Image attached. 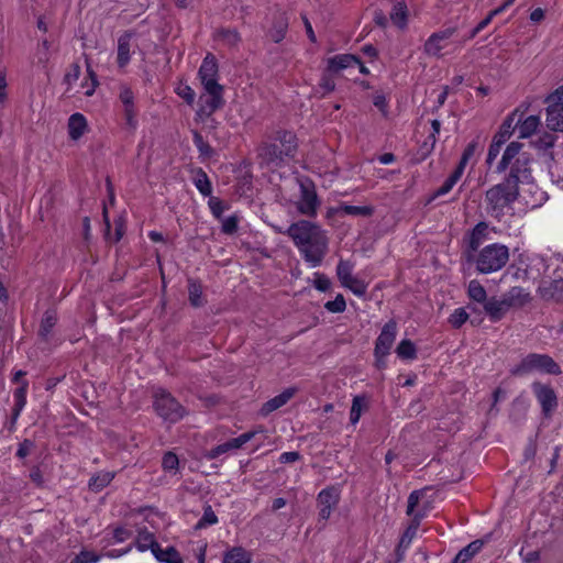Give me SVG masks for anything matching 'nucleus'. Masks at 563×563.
Wrapping results in <instances>:
<instances>
[{"instance_id":"338daca9","label":"nucleus","mask_w":563,"mask_h":563,"mask_svg":"<svg viewBox=\"0 0 563 563\" xmlns=\"http://www.w3.org/2000/svg\"><path fill=\"white\" fill-rule=\"evenodd\" d=\"M131 537V533L129 530L124 528H117L113 533V538L115 542H124Z\"/></svg>"},{"instance_id":"aec40b11","label":"nucleus","mask_w":563,"mask_h":563,"mask_svg":"<svg viewBox=\"0 0 563 563\" xmlns=\"http://www.w3.org/2000/svg\"><path fill=\"white\" fill-rule=\"evenodd\" d=\"M296 393H297V388L289 387V388L285 389L284 391H282L279 395L273 397L272 399H269L268 401H266L263 405V407L261 409L262 415L266 416V415H269L271 412L279 409L284 405H286L295 396Z\"/></svg>"},{"instance_id":"49530a36","label":"nucleus","mask_w":563,"mask_h":563,"mask_svg":"<svg viewBox=\"0 0 563 563\" xmlns=\"http://www.w3.org/2000/svg\"><path fill=\"white\" fill-rule=\"evenodd\" d=\"M56 323V316L54 312L47 311L41 322L40 333L42 336H47Z\"/></svg>"},{"instance_id":"6ab92c4d","label":"nucleus","mask_w":563,"mask_h":563,"mask_svg":"<svg viewBox=\"0 0 563 563\" xmlns=\"http://www.w3.org/2000/svg\"><path fill=\"white\" fill-rule=\"evenodd\" d=\"M533 393L544 412H549L556 407V396L552 388L541 384H534Z\"/></svg>"},{"instance_id":"603ef678","label":"nucleus","mask_w":563,"mask_h":563,"mask_svg":"<svg viewBox=\"0 0 563 563\" xmlns=\"http://www.w3.org/2000/svg\"><path fill=\"white\" fill-rule=\"evenodd\" d=\"M219 37L229 46H234L240 41L239 34L234 30H222L219 32Z\"/></svg>"},{"instance_id":"58836bf2","label":"nucleus","mask_w":563,"mask_h":563,"mask_svg":"<svg viewBox=\"0 0 563 563\" xmlns=\"http://www.w3.org/2000/svg\"><path fill=\"white\" fill-rule=\"evenodd\" d=\"M194 183L199 192L203 196H209L212 191L210 180L205 172L199 169L194 178Z\"/></svg>"},{"instance_id":"c756f323","label":"nucleus","mask_w":563,"mask_h":563,"mask_svg":"<svg viewBox=\"0 0 563 563\" xmlns=\"http://www.w3.org/2000/svg\"><path fill=\"white\" fill-rule=\"evenodd\" d=\"M483 541L475 540L463 548L454 558L452 563H467L483 548Z\"/></svg>"},{"instance_id":"6e6d98bb","label":"nucleus","mask_w":563,"mask_h":563,"mask_svg":"<svg viewBox=\"0 0 563 563\" xmlns=\"http://www.w3.org/2000/svg\"><path fill=\"white\" fill-rule=\"evenodd\" d=\"M478 148V143L476 141L471 142L466 148L464 150V153L462 155V158L460 163L466 165L470 158L476 153Z\"/></svg>"},{"instance_id":"423d86ee","label":"nucleus","mask_w":563,"mask_h":563,"mask_svg":"<svg viewBox=\"0 0 563 563\" xmlns=\"http://www.w3.org/2000/svg\"><path fill=\"white\" fill-rule=\"evenodd\" d=\"M521 148L522 145L520 143L511 142L506 147L501 161L497 165V172L503 173L509 168V175L515 173L518 180L529 178V156Z\"/></svg>"},{"instance_id":"3c124183","label":"nucleus","mask_w":563,"mask_h":563,"mask_svg":"<svg viewBox=\"0 0 563 563\" xmlns=\"http://www.w3.org/2000/svg\"><path fill=\"white\" fill-rule=\"evenodd\" d=\"M176 93L188 103H192L195 101L196 93L191 87L186 84H179L176 87Z\"/></svg>"},{"instance_id":"f03ea898","label":"nucleus","mask_w":563,"mask_h":563,"mask_svg":"<svg viewBox=\"0 0 563 563\" xmlns=\"http://www.w3.org/2000/svg\"><path fill=\"white\" fill-rule=\"evenodd\" d=\"M519 180L516 174L508 175L506 179L494 185L485 192V210L486 212L500 220L504 216L512 210V205L518 200Z\"/></svg>"},{"instance_id":"39448f33","label":"nucleus","mask_w":563,"mask_h":563,"mask_svg":"<svg viewBox=\"0 0 563 563\" xmlns=\"http://www.w3.org/2000/svg\"><path fill=\"white\" fill-rule=\"evenodd\" d=\"M509 260L506 245L494 243L482 249L474 258L476 269L481 274H490L501 269Z\"/></svg>"},{"instance_id":"09e8293b","label":"nucleus","mask_w":563,"mask_h":563,"mask_svg":"<svg viewBox=\"0 0 563 563\" xmlns=\"http://www.w3.org/2000/svg\"><path fill=\"white\" fill-rule=\"evenodd\" d=\"M100 555L92 551L82 550L70 563H98Z\"/></svg>"},{"instance_id":"72a5a7b5","label":"nucleus","mask_w":563,"mask_h":563,"mask_svg":"<svg viewBox=\"0 0 563 563\" xmlns=\"http://www.w3.org/2000/svg\"><path fill=\"white\" fill-rule=\"evenodd\" d=\"M264 158L274 166H279L285 158L284 151L279 148L277 143H273L264 148L263 152Z\"/></svg>"},{"instance_id":"c03bdc74","label":"nucleus","mask_w":563,"mask_h":563,"mask_svg":"<svg viewBox=\"0 0 563 563\" xmlns=\"http://www.w3.org/2000/svg\"><path fill=\"white\" fill-rule=\"evenodd\" d=\"M364 399L360 396L353 398L352 407L350 411V421L352 424H356L362 416L364 409Z\"/></svg>"},{"instance_id":"e433bc0d","label":"nucleus","mask_w":563,"mask_h":563,"mask_svg":"<svg viewBox=\"0 0 563 563\" xmlns=\"http://www.w3.org/2000/svg\"><path fill=\"white\" fill-rule=\"evenodd\" d=\"M396 353L402 360H415L417 357L416 346L410 340H401Z\"/></svg>"},{"instance_id":"a18cd8bd","label":"nucleus","mask_w":563,"mask_h":563,"mask_svg":"<svg viewBox=\"0 0 563 563\" xmlns=\"http://www.w3.org/2000/svg\"><path fill=\"white\" fill-rule=\"evenodd\" d=\"M468 319V313L464 308L455 309L449 317V322L453 328L462 327Z\"/></svg>"},{"instance_id":"052dcab7","label":"nucleus","mask_w":563,"mask_h":563,"mask_svg":"<svg viewBox=\"0 0 563 563\" xmlns=\"http://www.w3.org/2000/svg\"><path fill=\"white\" fill-rule=\"evenodd\" d=\"M497 14H493V11L489 12V14L483 20L481 21L477 26L472 31L471 33V38L476 36L481 31H483L490 22L496 16Z\"/></svg>"},{"instance_id":"4c0bfd02","label":"nucleus","mask_w":563,"mask_h":563,"mask_svg":"<svg viewBox=\"0 0 563 563\" xmlns=\"http://www.w3.org/2000/svg\"><path fill=\"white\" fill-rule=\"evenodd\" d=\"M189 301L194 307H200L203 305L202 287L195 280H189L188 284Z\"/></svg>"},{"instance_id":"37998d69","label":"nucleus","mask_w":563,"mask_h":563,"mask_svg":"<svg viewBox=\"0 0 563 563\" xmlns=\"http://www.w3.org/2000/svg\"><path fill=\"white\" fill-rule=\"evenodd\" d=\"M342 286L350 289L354 295L358 297L365 295L367 289V284L357 278L356 276H353L349 282L344 283Z\"/></svg>"},{"instance_id":"c85d7f7f","label":"nucleus","mask_w":563,"mask_h":563,"mask_svg":"<svg viewBox=\"0 0 563 563\" xmlns=\"http://www.w3.org/2000/svg\"><path fill=\"white\" fill-rule=\"evenodd\" d=\"M252 555L241 547L228 550L223 556V563H251Z\"/></svg>"},{"instance_id":"6e6552de","label":"nucleus","mask_w":563,"mask_h":563,"mask_svg":"<svg viewBox=\"0 0 563 563\" xmlns=\"http://www.w3.org/2000/svg\"><path fill=\"white\" fill-rule=\"evenodd\" d=\"M153 406L156 413L170 423L179 421L186 413L184 407L165 390L155 393Z\"/></svg>"},{"instance_id":"a878e982","label":"nucleus","mask_w":563,"mask_h":563,"mask_svg":"<svg viewBox=\"0 0 563 563\" xmlns=\"http://www.w3.org/2000/svg\"><path fill=\"white\" fill-rule=\"evenodd\" d=\"M134 545L140 552L151 550V552L153 553L158 543L156 542L155 537L152 532L147 530H140L135 539Z\"/></svg>"},{"instance_id":"f704fd0d","label":"nucleus","mask_w":563,"mask_h":563,"mask_svg":"<svg viewBox=\"0 0 563 563\" xmlns=\"http://www.w3.org/2000/svg\"><path fill=\"white\" fill-rule=\"evenodd\" d=\"M467 294L468 297L479 303H486L487 294L485 288L482 286V284L478 280H471L467 287Z\"/></svg>"},{"instance_id":"bb28decb","label":"nucleus","mask_w":563,"mask_h":563,"mask_svg":"<svg viewBox=\"0 0 563 563\" xmlns=\"http://www.w3.org/2000/svg\"><path fill=\"white\" fill-rule=\"evenodd\" d=\"M275 143L279 145L282 151H284V155L286 157H292L297 150L296 137L291 132L285 131L279 133Z\"/></svg>"},{"instance_id":"2eb2a0df","label":"nucleus","mask_w":563,"mask_h":563,"mask_svg":"<svg viewBox=\"0 0 563 563\" xmlns=\"http://www.w3.org/2000/svg\"><path fill=\"white\" fill-rule=\"evenodd\" d=\"M256 434V431H250L242 433L238 438L231 439L224 443L217 445L210 451L206 452L205 457L208 460H213L219 457L220 455L227 454L231 451L238 450L242 448L245 443L251 441Z\"/></svg>"},{"instance_id":"c9c22d12","label":"nucleus","mask_w":563,"mask_h":563,"mask_svg":"<svg viewBox=\"0 0 563 563\" xmlns=\"http://www.w3.org/2000/svg\"><path fill=\"white\" fill-rule=\"evenodd\" d=\"M114 474L111 472H101L91 477L89 481V487L96 492L103 489L113 479Z\"/></svg>"},{"instance_id":"e2e57ef3","label":"nucleus","mask_w":563,"mask_h":563,"mask_svg":"<svg viewBox=\"0 0 563 563\" xmlns=\"http://www.w3.org/2000/svg\"><path fill=\"white\" fill-rule=\"evenodd\" d=\"M238 228V222L234 217L227 218L222 223V230L225 233H233Z\"/></svg>"},{"instance_id":"dca6fc26","label":"nucleus","mask_w":563,"mask_h":563,"mask_svg":"<svg viewBox=\"0 0 563 563\" xmlns=\"http://www.w3.org/2000/svg\"><path fill=\"white\" fill-rule=\"evenodd\" d=\"M89 132V124L82 113H73L67 121L68 137L73 142H78L84 135Z\"/></svg>"},{"instance_id":"79ce46f5","label":"nucleus","mask_w":563,"mask_h":563,"mask_svg":"<svg viewBox=\"0 0 563 563\" xmlns=\"http://www.w3.org/2000/svg\"><path fill=\"white\" fill-rule=\"evenodd\" d=\"M353 264L347 261H340L336 266V275L341 284L349 282L353 275Z\"/></svg>"},{"instance_id":"4be33fe9","label":"nucleus","mask_w":563,"mask_h":563,"mask_svg":"<svg viewBox=\"0 0 563 563\" xmlns=\"http://www.w3.org/2000/svg\"><path fill=\"white\" fill-rule=\"evenodd\" d=\"M336 213L350 214V216H361V217H369L373 213V208L371 206H350V205H341L338 208H330L328 210V217H331Z\"/></svg>"},{"instance_id":"0eeeda50","label":"nucleus","mask_w":563,"mask_h":563,"mask_svg":"<svg viewBox=\"0 0 563 563\" xmlns=\"http://www.w3.org/2000/svg\"><path fill=\"white\" fill-rule=\"evenodd\" d=\"M512 373L516 375H526L531 373L560 374V366L548 355L529 354L520 364H518Z\"/></svg>"},{"instance_id":"680f3d73","label":"nucleus","mask_w":563,"mask_h":563,"mask_svg":"<svg viewBox=\"0 0 563 563\" xmlns=\"http://www.w3.org/2000/svg\"><path fill=\"white\" fill-rule=\"evenodd\" d=\"M194 141L201 154L209 155L211 153L210 146L202 140L201 135L196 133Z\"/></svg>"},{"instance_id":"cd10ccee","label":"nucleus","mask_w":563,"mask_h":563,"mask_svg":"<svg viewBox=\"0 0 563 563\" xmlns=\"http://www.w3.org/2000/svg\"><path fill=\"white\" fill-rule=\"evenodd\" d=\"M153 555L161 563H183L180 554L173 547H168L165 550H163L158 544L155 548Z\"/></svg>"},{"instance_id":"b1692460","label":"nucleus","mask_w":563,"mask_h":563,"mask_svg":"<svg viewBox=\"0 0 563 563\" xmlns=\"http://www.w3.org/2000/svg\"><path fill=\"white\" fill-rule=\"evenodd\" d=\"M516 115L517 110L504 120L498 132L494 135V140L505 144L510 139L516 128Z\"/></svg>"},{"instance_id":"20e7f679","label":"nucleus","mask_w":563,"mask_h":563,"mask_svg":"<svg viewBox=\"0 0 563 563\" xmlns=\"http://www.w3.org/2000/svg\"><path fill=\"white\" fill-rule=\"evenodd\" d=\"M217 75V62L214 57L208 55L200 66L199 77L206 92L209 95V99L207 100L209 113L220 108L223 103L222 86L218 84Z\"/></svg>"},{"instance_id":"5fc2aeb1","label":"nucleus","mask_w":563,"mask_h":563,"mask_svg":"<svg viewBox=\"0 0 563 563\" xmlns=\"http://www.w3.org/2000/svg\"><path fill=\"white\" fill-rule=\"evenodd\" d=\"M217 522H218V518H217L216 514L212 511V509L210 507H208L205 510L202 518L199 520L198 527L214 525Z\"/></svg>"},{"instance_id":"864d4df0","label":"nucleus","mask_w":563,"mask_h":563,"mask_svg":"<svg viewBox=\"0 0 563 563\" xmlns=\"http://www.w3.org/2000/svg\"><path fill=\"white\" fill-rule=\"evenodd\" d=\"M80 77V68L78 65H73L70 70L65 76V81L68 85V89H71L74 84L79 79Z\"/></svg>"},{"instance_id":"f8f14e48","label":"nucleus","mask_w":563,"mask_h":563,"mask_svg":"<svg viewBox=\"0 0 563 563\" xmlns=\"http://www.w3.org/2000/svg\"><path fill=\"white\" fill-rule=\"evenodd\" d=\"M136 36L132 31H125L117 40L115 63L119 69H125L136 48Z\"/></svg>"},{"instance_id":"ddd939ff","label":"nucleus","mask_w":563,"mask_h":563,"mask_svg":"<svg viewBox=\"0 0 563 563\" xmlns=\"http://www.w3.org/2000/svg\"><path fill=\"white\" fill-rule=\"evenodd\" d=\"M299 187L300 197L297 201V210L303 216L314 217L320 201L313 184L310 181H300Z\"/></svg>"},{"instance_id":"8fccbe9b","label":"nucleus","mask_w":563,"mask_h":563,"mask_svg":"<svg viewBox=\"0 0 563 563\" xmlns=\"http://www.w3.org/2000/svg\"><path fill=\"white\" fill-rule=\"evenodd\" d=\"M325 309L333 313L343 312L346 308V303L344 297L342 295H338L334 300L328 301L324 305Z\"/></svg>"},{"instance_id":"9d476101","label":"nucleus","mask_w":563,"mask_h":563,"mask_svg":"<svg viewBox=\"0 0 563 563\" xmlns=\"http://www.w3.org/2000/svg\"><path fill=\"white\" fill-rule=\"evenodd\" d=\"M397 335V324L395 321H388L382 329L375 344L374 355L378 368L386 365V357L395 342Z\"/></svg>"},{"instance_id":"13d9d810","label":"nucleus","mask_w":563,"mask_h":563,"mask_svg":"<svg viewBox=\"0 0 563 563\" xmlns=\"http://www.w3.org/2000/svg\"><path fill=\"white\" fill-rule=\"evenodd\" d=\"M314 287L320 290V291H325L330 288V280L328 277H325L324 275H321V274H316L314 275Z\"/></svg>"},{"instance_id":"0e129e2a","label":"nucleus","mask_w":563,"mask_h":563,"mask_svg":"<svg viewBox=\"0 0 563 563\" xmlns=\"http://www.w3.org/2000/svg\"><path fill=\"white\" fill-rule=\"evenodd\" d=\"M25 395H26L25 386H21V387L16 388V390L14 393L16 406H19L20 409L25 405Z\"/></svg>"},{"instance_id":"473e14b6","label":"nucleus","mask_w":563,"mask_h":563,"mask_svg":"<svg viewBox=\"0 0 563 563\" xmlns=\"http://www.w3.org/2000/svg\"><path fill=\"white\" fill-rule=\"evenodd\" d=\"M489 227L486 222H479L473 229L470 236V247L475 251L487 239Z\"/></svg>"},{"instance_id":"5701e85b","label":"nucleus","mask_w":563,"mask_h":563,"mask_svg":"<svg viewBox=\"0 0 563 563\" xmlns=\"http://www.w3.org/2000/svg\"><path fill=\"white\" fill-rule=\"evenodd\" d=\"M389 16L396 27L405 30L408 24V9L406 3L404 1H397L393 5Z\"/></svg>"},{"instance_id":"1a4fd4ad","label":"nucleus","mask_w":563,"mask_h":563,"mask_svg":"<svg viewBox=\"0 0 563 563\" xmlns=\"http://www.w3.org/2000/svg\"><path fill=\"white\" fill-rule=\"evenodd\" d=\"M456 33L455 27H446L433 32L423 44V53L429 57L442 58L444 51L451 45V38Z\"/></svg>"},{"instance_id":"a19ab883","label":"nucleus","mask_w":563,"mask_h":563,"mask_svg":"<svg viewBox=\"0 0 563 563\" xmlns=\"http://www.w3.org/2000/svg\"><path fill=\"white\" fill-rule=\"evenodd\" d=\"M97 84L95 74L88 69L86 77L80 84V90H77V92H81L82 95L90 97L95 92Z\"/></svg>"},{"instance_id":"393cba45","label":"nucleus","mask_w":563,"mask_h":563,"mask_svg":"<svg viewBox=\"0 0 563 563\" xmlns=\"http://www.w3.org/2000/svg\"><path fill=\"white\" fill-rule=\"evenodd\" d=\"M516 125L519 137L527 139L537 132L540 125V118L538 115H529L525 120L518 121Z\"/></svg>"},{"instance_id":"2f4dec72","label":"nucleus","mask_w":563,"mask_h":563,"mask_svg":"<svg viewBox=\"0 0 563 563\" xmlns=\"http://www.w3.org/2000/svg\"><path fill=\"white\" fill-rule=\"evenodd\" d=\"M288 27L287 19L284 16V14H279L274 23L273 26L268 31V36L271 40L275 43H279L286 34Z\"/></svg>"},{"instance_id":"bf43d9fd","label":"nucleus","mask_w":563,"mask_h":563,"mask_svg":"<svg viewBox=\"0 0 563 563\" xmlns=\"http://www.w3.org/2000/svg\"><path fill=\"white\" fill-rule=\"evenodd\" d=\"M373 103L384 115H387L388 104L384 95L376 93L373 98Z\"/></svg>"},{"instance_id":"ea45409f","label":"nucleus","mask_w":563,"mask_h":563,"mask_svg":"<svg viewBox=\"0 0 563 563\" xmlns=\"http://www.w3.org/2000/svg\"><path fill=\"white\" fill-rule=\"evenodd\" d=\"M162 467L165 473L176 475L179 467V460L173 452H167L163 456Z\"/></svg>"},{"instance_id":"774afa93","label":"nucleus","mask_w":563,"mask_h":563,"mask_svg":"<svg viewBox=\"0 0 563 563\" xmlns=\"http://www.w3.org/2000/svg\"><path fill=\"white\" fill-rule=\"evenodd\" d=\"M300 457L298 452H284L279 456L280 463H292L298 461Z\"/></svg>"},{"instance_id":"4d7b16f0","label":"nucleus","mask_w":563,"mask_h":563,"mask_svg":"<svg viewBox=\"0 0 563 563\" xmlns=\"http://www.w3.org/2000/svg\"><path fill=\"white\" fill-rule=\"evenodd\" d=\"M503 145H504L503 143L493 139L492 144L488 150V154H487V163L488 164H492V162L498 156Z\"/></svg>"},{"instance_id":"9b49d317","label":"nucleus","mask_w":563,"mask_h":563,"mask_svg":"<svg viewBox=\"0 0 563 563\" xmlns=\"http://www.w3.org/2000/svg\"><path fill=\"white\" fill-rule=\"evenodd\" d=\"M547 194L539 188L532 180L531 170H529V178L519 179V195L520 201L527 209H536L544 203Z\"/></svg>"},{"instance_id":"a211bd4d","label":"nucleus","mask_w":563,"mask_h":563,"mask_svg":"<svg viewBox=\"0 0 563 563\" xmlns=\"http://www.w3.org/2000/svg\"><path fill=\"white\" fill-rule=\"evenodd\" d=\"M119 99L123 106L126 124L131 128H135L136 126V111L134 108L133 91L129 87L122 86L120 88Z\"/></svg>"},{"instance_id":"69168bd1","label":"nucleus","mask_w":563,"mask_h":563,"mask_svg":"<svg viewBox=\"0 0 563 563\" xmlns=\"http://www.w3.org/2000/svg\"><path fill=\"white\" fill-rule=\"evenodd\" d=\"M320 88L324 90V93L333 91L335 88L334 80L329 76L324 75L320 81Z\"/></svg>"},{"instance_id":"de8ad7c7","label":"nucleus","mask_w":563,"mask_h":563,"mask_svg":"<svg viewBox=\"0 0 563 563\" xmlns=\"http://www.w3.org/2000/svg\"><path fill=\"white\" fill-rule=\"evenodd\" d=\"M420 520H413L412 523L407 528L405 533L402 534L400 539V547L408 548L411 543L412 539L415 538L418 527H419Z\"/></svg>"},{"instance_id":"f257e3e1","label":"nucleus","mask_w":563,"mask_h":563,"mask_svg":"<svg viewBox=\"0 0 563 563\" xmlns=\"http://www.w3.org/2000/svg\"><path fill=\"white\" fill-rule=\"evenodd\" d=\"M298 251L311 267H317L328 251L327 232L316 223L300 220L292 223L286 231Z\"/></svg>"},{"instance_id":"f3484780","label":"nucleus","mask_w":563,"mask_h":563,"mask_svg":"<svg viewBox=\"0 0 563 563\" xmlns=\"http://www.w3.org/2000/svg\"><path fill=\"white\" fill-rule=\"evenodd\" d=\"M547 107V126L552 131H563V102L548 100L545 98Z\"/></svg>"},{"instance_id":"7c9ffc66","label":"nucleus","mask_w":563,"mask_h":563,"mask_svg":"<svg viewBox=\"0 0 563 563\" xmlns=\"http://www.w3.org/2000/svg\"><path fill=\"white\" fill-rule=\"evenodd\" d=\"M423 494L422 490H415L408 497L407 515L412 516L413 520H421L426 515V511L418 507Z\"/></svg>"},{"instance_id":"4468645a","label":"nucleus","mask_w":563,"mask_h":563,"mask_svg":"<svg viewBox=\"0 0 563 563\" xmlns=\"http://www.w3.org/2000/svg\"><path fill=\"white\" fill-rule=\"evenodd\" d=\"M341 498V490L336 486H329L322 489L317 496L319 519L327 521L332 511L336 508Z\"/></svg>"},{"instance_id":"7ed1b4c3","label":"nucleus","mask_w":563,"mask_h":563,"mask_svg":"<svg viewBox=\"0 0 563 563\" xmlns=\"http://www.w3.org/2000/svg\"><path fill=\"white\" fill-rule=\"evenodd\" d=\"M531 301V295L522 287H512L501 298H489L484 310L493 321H498L512 308H521Z\"/></svg>"},{"instance_id":"412c9836","label":"nucleus","mask_w":563,"mask_h":563,"mask_svg":"<svg viewBox=\"0 0 563 563\" xmlns=\"http://www.w3.org/2000/svg\"><path fill=\"white\" fill-rule=\"evenodd\" d=\"M360 64V59L352 54H340L327 59L328 70L339 71Z\"/></svg>"}]
</instances>
